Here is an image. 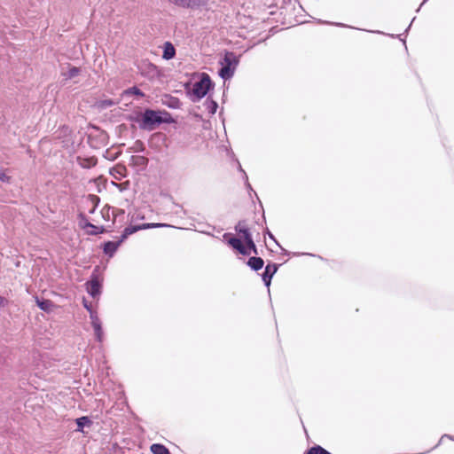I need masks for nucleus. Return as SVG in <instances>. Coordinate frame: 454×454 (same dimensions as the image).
Instances as JSON below:
<instances>
[{
	"label": "nucleus",
	"mask_w": 454,
	"mask_h": 454,
	"mask_svg": "<svg viewBox=\"0 0 454 454\" xmlns=\"http://www.w3.org/2000/svg\"><path fill=\"white\" fill-rule=\"evenodd\" d=\"M137 121L141 129L151 131L161 123H172L173 119L171 114L167 111L146 108L141 114L140 119H137Z\"/></svg>",
	"instance_id": "1"
},
{
	"label": "nucleus",
	"mask_w": 454,
	"mask_h": 454,
	"mask_svg": "<svg viewBox=\"0 0 454 454\" xmlns=\"http://www.w3.org/2000/svg\"><path fill=\"white\" fill-rule=\"evenodd\" d=\"M239 63V59L234 52L225 51L223 61L221 62L222 67L218 72L221 78L223 80L231 79L234 75Z\"/></svg>",
	"instance_id": "2"
},
{
	"label": "nucleus",
	"mask_w": 454,
	"mask_h": 454,
	"mask_svg": "<svg viewBox=\"0 0 454 454\" xmlns=\"http://www.w3.org/2000/svg\"><path fill=\"white\" fill-rule=\"evenodd\" d=\"M212 87L213 82L210 76L203 73L200 80L193 84L192 94L196 97V99H193V101L203 98Z\"/></svg>",
	"instance_id": "3"
},
{
	"label": "nucleus",
	"mask_w": 454,
	"mask_h": 454,
	"mask_svg": "<svg viewBox=\"0 0 454 454\" xmlns=\"http://www.w3.org/2000/svg\"><path fill=\"white\" fill-rule=\"evenodd\" d=\"M86 291L93 297L97 298L101 294L102 284L96 274H92L90 279L85 283Z\"/></svg>",
	"instance_id": "4"
},
{
	"label": "nucleus",
	"mask_w": 454,
	"mask_h": 454,
	"mask_svg": "<svg viewBox=\"0 0 454 454\" xmlns=\"http://www.w3.org/2000/svg\"><path fill=\"white\" fill-rule=\"evenodd\" d=\"M129 235H126L125 234V230L122 231V234L121 235L120 237V239L117 240V241H106L104 243V246H103V251L104 253L112 257L116 250L118 249V247H120V245L126 239H128Z\"/></svg>",
	"instance_id": "5"
},
{
	"label": "nucleus",
	"mask_w": 454,
	"mask_h": 454,
	"mask_svg": "<svg viewBox=\"0 0 454 454\" xmlns=\"http://www.w3.org/2000/svg\"><path fill=\"white\" fill-rule=\"evenodd\" d=\"M161 227H171V225L167 223H142L137 225H129L125 228V234L126 235H131L140 230H146V229H153V228H161Z\"/></svg>",
	"instance_id": "6"
},
{
	"label": "nucleus",
	"mask_w": 454,
	"mask_h": 454,
	"mask_svg": "<svg viewBox=\"0 0 454 454\" xmlns=\"http://www.w3.org/2000/svg\"><path fill=\"white\" fill-rule=\"evenodd\" d=\"M278 266L279 265L277 263H269L265 267L264 271L262 275V278L264 285L267 287H270L271 279H272L273 276L276 274V272L278 271Z\"/></svg>",
	"instance_id": "7"
},
{
	"label": "nucleus",
	"mask_w": 454,
	"mask_h": 454,
	"mask_svg": "<svg viewBox=\"0 0 454 454\" xmlns=\"http://www.w3.org/2000/svg\"><path fill=\"white\" fill-rule=\"evenodd\" d=\"M227 243L242 255H249L247 247L242 243L241 239L236 237L228 239Z\"/></svg>",
	"instance_id": "8"
},
{
	"label": "nucleus",
	"mask_w": 454,
	"mask_h": 454,
	"mask_svg": "<svg viewBox=\"0 0 454 454\" xmlns=\"http://www.w3.org/2000/svg\"><path fill=\"white\" fill-rule=\"evenodd\" d=\"M81 73V68L68 65L67 70L62 69L61 75L65 80H71L78 76Z\"/></svg>",
	"instance_id": "9"
},
{
	"label": "nucleus",
	"mask_w": 454,
	"mask_h": 454,
	"mask_svg": "<svg viewBox=\"0 0 454 454\" xmlns=\"http://www.w3.org/2000/svg\"><path fill=\"white\" fill-rule=\"evenodd\" d=\"M247 265L254 271H258L264 265V261L262 258L258 256H252L247 261Z\"/></svg>",
	"instance_id": "10"
},
{
	"label": "nucleus",
	"mask_w": 454,
	"mask_h": 454,
	"mask_svg": "<svg viewBox=\"0 0 454 454\" xmlns=\"http://www.w3.org/2000/svg\"><path fill=\"white\" fill-rule=\"evenodd\" d=\"M235 231L239 234L242 235L243 239L246 240L252 237L249 229L247 227L245 221H239L235 226Z\"/></svg>",
	"instance_id": "11"
},
{
	"label": "nucleus",
	"mask_w": 454,
	"mask_h": 454,
	"mask_svg": "<svg viewBox=\"0 0 454 454\" xmlns=\"http://www.w3.org/2000/svg\"><path fill=\"white\" fill-rule=\"evenodd\" d=\"M176 55V50L173 44L169 42H166L163 47L162 58L166 60L172 59Z\"/></svg>",
	"instance_id": "12"
},
{
	"label": "nucleus",
	"mask_w": 454,
	"mask_h": 454,
	"mask_svg": "<svg viewBox=\"0 0 454 454\" xmlns=\"http://www.w3.org/2000/svg\"><path fill=\"white\" fill-rule=\"evenodd\" d=\"M77 425V432L83 433L85 427H90L92 425L91 419L88 416H82L75 419Z\"/></svg>",
	"instance_id": "13"
},
{
	"label": "nucleus",
	"mask_w": 454,
	"mask_h": 454,
	"mask_svg": "<svg viewBox=\"0 0 454 454\" xmlns=\"http://www.w3.org/2000/svg\"><path fill=\"white\" fill-rule=\"evenodd\" d=\"M77 163L83 168H90L97 164V159L94 157H77Z\"/></svg>",
	"instance_id": "14"
},
{
	"label": "nucleus",
	"mask_w": 454,
	"mask_h": 454,
	"mask_svg": "<svg viewBox=\"0 0 454 454\" xmlns=\"http://www.w3.org/2000/svg\"><path fill=\"white\" fill-rule=\"evenodd\" d=\"M36 305L43 311L49 312L52 307L53 303L50 300L46 299H39L38 297L35 298Z\"/></svg>",
	"instance_id": "15"
},
{
	"label": "nucleus",
	"mask_w": 454,
	"mask_h": 454,
	"mask_svg": "<svg viewBox=\"0 0 454 454\" xmlns=\"http://www.w3.org/2000/svg\"><path fill=\"white\" fill-rule=\"evenodd\" d=\"M163 104L172 109H178L181 106V101L176 97L168 96L163 101Z\"/></svg>",
	"instance_id": "16"
},
{
	"label": "nucleus",
	"mask_w": 454,
	"mask_h": 454,
	"mask_svg": "<svg viewBox=\"0 0 454 454\" xmlns=\"http://www.w3.org/2000/svg\"><path fill=\"white\" fill-rule=\"evenodd\" d=\"M150 450L153 454H170L169 450L161 443L152 444Z\"/></svg>",
	"instance_id": "17"
},
{
	"label": "nucleus",
	"mask_w": 454,
	"mask_h": 454,
	"mask_svg": "<svg viewBox=\"0 0 454 454\" xmlns=\"http://www.w3.org/2000/svg\"><path fill=\"white\" fill-rule=\"evenodd\" d=\"M79 226L83 229H90V227H93V223H91L87 216L83 213H80L78 215Z\"/></svg>",
	"instance_id": "18"
},
{
	"label": "nucleus",
	"mask_w": 454,
	"mask_h": 454,
	"mask_svg": "<svg viewBox=\"0 0 454 454\" xmlns=\"http://www.w3.org/2000/svg\"><path fill=\"white\" fill-rule=\"evenodd\" d=\"M205 106H206V108L208 111V113L211 114H215V112L218 108L217 102L213 99H209V98H207V100L205 101Z\"/></svg>",
	"instance_id": "19"
},
{
	"label": "nucleus",
	"mask_w": 454,
	"mask_h": 454,
	"mask_svg": "<svg viewBox=\"0 0 454 454\" xmlns=\"http://www.w3.org/2000/svg\"><path fill=\"white\" fill-rule=\"evenodd\" d=\"M304 454H332L320 445H315L309 448Z\"/></svg>",
	"instance_id": "20"
},
{
	"label": "nucleus",
	"mask_w": 454,
	"mask_h": 454,
	"mask_svg": "<svg viewBox=\"0 0 454 454\" xmlns=\"http://www.w3.org/2000/svg\"><path fill=\"white\" fill-rule=\"evenodd\" d=\"M124 94L126 95H136V96H138V97H145V93L140 90L138 89L137 86H133V87H130L129 89H127L125 91H124Z\"/></svg>",
	"instance_id": "21"
},
{
	"label": "nucleus",
	"mask_w": 454,
	"mask_h": 454,
	"mask_svg": "<svg viewBox=\"0 0 454 454\" xmlns=\"http://www.w3.org/2000/svg\"><path fill=\"white\" fill-rule=\"evenodd\" d=\"M125 168L124 167H117V168H114L112 170H111V175L115 178V179H118L120 180L122 176H124V174L123 172L125 171Z\"/></svg>",
	"instance_id": "22"
},
{
	"label": "nucleus",
	"mask_w": 454,
	"mask_h": 454,
	"mask_svg": "<svg viewBox=\"0 0 454 454\" xmlns=\"http://www.w3.org/2000/svg\"><path fill=\"white\" fill-rule=\"evenodd\" d=\"M93 330H94L95 338H96L97 341L102 342L103 339H104V332L102 329V325H100L98 326H94Z\"/></svg>",
	"instance_id": "23"
},
{
	"label": "nucleus",
	"mask_w": 454,
	"mask_h": 454,
	"mask_svg": "<svg viewBox=\"0 0 454 454\" xmlns=\"http://www.w3.org/2000/svg\"><path fill=\"white\" fill-rule=\"evenodd\" d=\"M90 318L92 327L102 325L101 320L99 319L98 313L96 311H90Z\"/></svg>",
	"instance_id": "24"
},
{
	"label": "nucleus",
	"mask_w": 454,
	"mask_h": 454,
	"mask_svg": "<svg viewBox=\"0 0 454 454\" xmlns=\"http://www.w3.org/2000/svg\"><path fill=\"white\" fill-rule=\"evenodd\" d=\"M246 245L245 247H247L248 251H253L255 254H257V248L254 242V239L252 237L248 238L247 239L244 240Z\"/></svg>",
	"instance_id": "25"
},
{
	"label": "nucleus",
	"mask_w": 454,
	"mask_h": 454,
	"mask_svg": "<svg viewBox=\"0 0 454 454\" xmlns=\"http://www.w3.org/2000/svg\"><path fill=\"white\" fill-rule=\"evenodd\" d=\"M246 245L245 247H247L248 251H253L255 254H257V248L254 242V239L252 237L248 238L247 239L244 240Z\"/></svg>",
	"instance_id": "26"
},
{
	"label": "nucleus",
	"mask_w": 454,
	"mask_h": 454,
	"mask_svg": "<svg viewBox=\"0 0 454 454\" xmlns=\"http://www.w3.org/2000/svg\"><path fill=\"white\" fill-rule=\"evenodd\" d=\"M90 231H87L89 235H98L105 232L104 226H96L93 224V227H90Z\"/></svg>",
	"instance_id": "27"
},
{
	"label": "nucleus",
	"mask_w": 454,
	"mask_h": 454,
	"mask_svg": "<svg viewBox=\"0 0 454 454\" xmlns=\"http://www.w3.org/2000/svg\"><path fill=\"white\" fill-rule=\"evenodd\" d=\"M90 199L91 202L94 204V207L89 211V213L93 214L100 201V199L97 195H90Z\"/></svg>",
	"instance_id": "28"
},
{
	"label": "nucleus",
	"mask_w": 454,
	"mask_h": 454,
	"mask_svg": "<svg viewBox=\"0 0 454 454\" xmlns=\"http://www.w3.org/2000/svg\"><path fill=\"white\" fill-rule=\"evenodd\" d=\"M0 182L9 184L11 182V176H7L3 170H0Z\"/></svg>",
	"instance_id": "29"
},
{
	"label": "nucleus",
	"mask_w": 454,
	"mask_h": 454,
	"mask_svg": "<svg viewBox=\"0 0 454 454\" xmlns=\"http://www.w3.org/2000/svg\"><path fill=\"white\" fill-rule=\"evenodd\" d=\"M171 3H174L179 6L185 7V4H189L188 0H169Z\"/></svg>",
	"instance_id": "30"
},
{
	"label": "nucleus",
	"mask_w": 454,
	"mask_h": 454,
	"mask_svg": "<svg viewBox=\"0 0 454 454\" xmlns=\"http://www.w3.org/2000/svg\"><path fill=\"white\" fill-rule=\"evenodd\" d=\"M82 304L89 313H90V311H93L91 304H90L85 299H83Z\"/></svg>",
	"instance_id": "31"
},
{
	"label": "nucleus",
	"mask_w": 454,
	"mask_h": 454,
	"mask_svg": "<svg viewBox=\"0 0 454 454\" xmlns=\"http://www.w3.org/2000/svg\"><path fill=\"white\" fill-rule=\"evenodd\" d=\"M239 170L243 173V175H244V178H245V180H246V184H247V188L252 189V188H251L250 184L248 183V177H247V173L242 169V168H241V166H240V165H239Z\"/></svg>",
	"instance_id": "32"
},
{
	"label": "nucleus",
	"mask_w": 454,
	"mask_h": 454,
	"mask_svg": "<svg viewBox=\"0 0 454 454\" xmlns=\"http://www.w3.org/2000/svg\"><path fill=\"white\" fill-rule=\"evenodd\" d=\"M444 438H448V439H450V440H451V441H454V436H452V435H450V434H443V435L441 437V439H440L439 442L437 443V445H436V446H434V448H436L438 445H440V444H441V442H442V439H444Z\"/></svg>",
	"instance_id": "33"
},
{
	"label": "nucleus",
	"mask_w": 454,
	"mask_h": 454,
	"mask_svg": "<svg viewBox=\"0 0 454 454\" xmlns=\"http://www.w3.org/2000/svg\"><path fill=\"white\" fill-rule=\"evenodd\" d=\"M265 234L269 236L270 239H271L272 240L275 241V243L279 246L278 242L276 240L275 237L273 236V234L269 231V229H266L265 231Z\"/></svg>",
	"instance_id": "34"
},
{
	"label": "nucleus",
	"mask_w": 454,
	"mask_h": 454,
	"mask_svg": "<svg viewBox=\"0 0 454 454\" xmlns=\"http://www.w3.org/2000/svg\"><path fill=\"white\" fill-rule=\"evenodd\" d=\"M334 25L337 27H346V25H344L342 23H334Z\"/></svg>",
	"instance_id": "35"
},
{
	"label": "nucleus",
	"mask_w": 454,
	"mask_h": 454,
	"mask_svg": "<svg viewBox=\"0 0 454 454\" xmlns=\"http://www.w3.org/2000/svg\"><path fill=\"white\" fill-rule=\"evenodd\" d=\"M105 104L107 105V106H112L113 105V102L111 100L109 101H105Z\"/></svg>",
	"instance_id": "36"
},
{
	"label": "nucleus",
	"mask_w": 454,
	"mask_h": 454,
	"mask_svg": "<svg viewBox=\"0 0 454 454\" xmlns=\"http://www.w3.org/2000/svg\"><path fill=\"white\" fill-rule=\"evenodd\" d=\"M229 235H230L229 233H224L223 237L224 239H226L229 237Z\"/></svg>",
	"instance_id": "37"
},
{
	"label": "nucleus",
	"mask_w": 454,
	"mask_h": 454,
	"mask_svg": "<svg viewBox=\"0 0 454 454\" xmlns=\"http://www.w3.org/2000/svg\"><path fill=\"white\" fill-rule=\"evenodd\" d=\"M372 33L382 34L380 31H372Z\"/></svg>",
	"instance_id": "38"
},
{
	"label": "nucleus",
	"mask_w": 454,
	"mask_h": 454,
	"mask_svg": "<svg viewBox=\"0 0 454 454\" xmlns=\"http://www.w3.org/2000/svg\"><path fill=\"white\" fill-rule=\"evenodd\" d=\"M282 250H283V252H284V254H288V252H287L286 250H285V249H283V248H282Z\"/></svg>",
	"instance_id": "39"
},
{
	"label": "nucleus",
	"mask_w": 454,
	"mask_h": 454,
	"mask_svg": "<svg viewBox=\"0 0 454 454\" xmlns=\"http://www.w3.org/2000/svg\"><path fill=\"white\" fill-rule=\"evenodd\" d=\"M421 7H422V4H419V9H417V12H419V9H421Z\"/></svg>",
	"instance_id": "40"
},
{
	"label": "nucleus",
	"mask_w": 454,
	"mask_h": 454,
	"mask_svg": "<svg viewBox=\"0 0 454 454\" xmlns=\"http://www.w3.org/2000/svg\"><path fill=\"white\" fill-rule=\"evenodd\" d=\"M421 7H422V4H419V9H417V12H419V9H421Z\"/></svg>",
	"instance_id": "41"
},
{
	"label": "nucleus",
	"mask_w": 454,
	"mask_h": 454,
	"mask_svg": "<svg viewBox=\"0 0 454 454\" xmlns=\"http://www.w3.org/2000/svg\"><path fill=\"white\" fill-rule=\"evenodd\" d=\"M421 7H422V4H419V9H417V12H419V9H421Z\"/></svg>",
	"instance_id": "42"
},
{
	"label": "nucleus",
	"mask_w": 454,
	"mask_h": 454,
	"mask_svg": "<svg viewBox=\"0 0 454 454\" xmlns=\"http://www.w3.org/2000/svg\"><path fill=\"white\" fill-rule=\"evenodd\" d=\"M427 1V0H424V1H423V3H422V4H425Z\"/></svg>",
	"instance_id": "43"
}]
</instances>
